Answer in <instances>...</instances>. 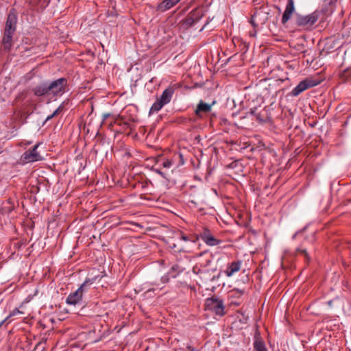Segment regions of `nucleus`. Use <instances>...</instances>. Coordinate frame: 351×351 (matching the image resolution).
I'll list each match as a JSON object with an SVG mask.
<instances>
[{
  "label": "nucleus",
  "mask_w": 351,
  "mask_h": 351,
  "mask_svg": "<svg viewBox=\"0 0 351 351\" xmlns=\"http://www.w3.org/2000/svg\"><path fill=\"white\" fill-rule=\"evenodd\" d=\"M204 14L202 8H196L189 13L186 18L182 20V25L184 27L189 28L197 23Z\"/></svg>",
  "instance_id": "20e7f679"
},
{
  "label": "nucleus",
  "mask_w": 351,
  "mask_h": 351,
  "mask_svg": "<svg viewBox=\"0 0 351 351\" xmlns=\"http://www.w3.org/2000/svg\"><path fill=\"white\" fill-rule=\"evenodd\" d=\"M295 11L293 0H288L285 10L282 15V23L285 24L291 18Z\"/></svg>",
  "instance_id": "4468645a"
},
{
  "label": "nucleus",
  "mask_w": 351,
  "mask_h": 351,
  "mask_svg": "<svg viewBox=\"0 0 351 351\" xmlns=\"http://www.w3.org/2000/svg\"><path fill=\"white\" fill-rule=\"evenodd\" d=\"M55 116H53V113L51 115H49L47 119H45V121L44 123H45L47 121L51 120L52 118H53Z\"/></svg>",
  "instance_id": "7c9ffc66"
},
{
  "label": "nucleus",
  "mask_w": 351,
  "mask_h": 351,
  "mask_svg": "<svg viewBox=\"0 0 351 351\" xmlns=\"http://www.w3.org/2000/svg\"><path fill=\"white\" fill-rule=\"evenodd\" d=\"M40 143L36 144L32 149L26 151L23 154V159L26 162H36L42 160V157L37 152Z\"/></svg>",
  "instance_id": "1a4fd4ad"
},
{
  "label": "nucleus",
  "mask_w": 351,
  "mask_h": 351,
  "mask_svg": "<svg viewBox=\"0 0 351 351\" xmlns=\"http://www.w3.org/2000/svg\"><path fill=\"white\" fill-rule=\"evenodd\" d=\"M351 77V71L350 69H344L339 75V78L341 82H348Z\"/></svg>",
  "instance_id": "412c9836"
},
{
  "label": "nucleus",
  "mask_w": 351,
  "mask_h": 351,
  "mask_svg": "<svg viewBox=\"0 0 351 351\" xmlns=\"http://www.w3.org/2000/svg\"><path fill=\"white\" fill-rule=\"evenodd\" d=\"M156 172L162 176H164V173L160 170H156Z\"/></svg>",
  "instance_id": "f704fd0d"
},
{
  "label": "nucleus",
  "mask_w": 351,
  "mask_h": 351,
  "mask_svg": "<svg viewBox=\"0 0 351 351\" xmlns=\"http://www.w3.org/2000/svg\"><path fill=\"white\" fill-rule=\"evenodd\" d=\"M317 84L315 80L306 79L301 81L291 91V95L296 97L298 96L303 91L309 88L313 87Z\"/></svg>",
  "instance_id": "6e6552de"
},
{
  "label": "nucleus",
  "mask_w": 351,
  "mask_h": 351,
  "mask_svg": "<svg viewBox=\"0 0 351 351\" xmlns=\"http://www.w3.org/2000/svg\"><path fill=\"white\" fill-rule=\"evenodd\" d=\"M170 274H169V273H167V274H165V276H162L161 278V281L162 283H167L169 282V278H170Z\"/></svg>",
  "instance_id": "c85d7f7f"
},
{
  "label": "nucleus",
  "mask_w": 351,
  "mask_h": 351,
  "mask_svg": "<svg viewBox=\"0 0 351 351\" xmlns=\"http://www.w3.org/2000/svg\"><path fill=\"white\" fill-rule=\"evenodd\" d=\"M25 245L26 242L23 239H16L12 241L10 250H11L12 254H14L16 251L19 250L22 246Z\"/></svg>",
  "instance_id": "f3484780"
},
{
  "label": "nucleus",
  "mask_w": 351,
  "mask_h": 351,
  "mask_svg": "<svg viewBox=\"0 0 351 351\" xmlns=\"http://www.w3.org/2000/svg\"><path fill=\"white\" fill-rule=\"evenodd\" d=\"M19 313H21V312L18 308H15L11 312L10 315L6 317L5 320L8 319L10 317L15 316Z\"/></svg>",
  "instance_id": "bb28decb"
},
{
  "label": "nucleus",
  "mask_w": 351,
  "mask_h": 351,
  "mask_svg": "<svg viewBox=\"0 0 351 351\" xmlns=\"http://www.w3.org/2000/svg\"><path fill=\"white\" fill-rule=\"evenodd\" d=\"M200 263H203V267L206 269V267L210 264L211 258H206L204 261H201Z\"/></svg>",
  "instance_id": "cd10ccee"
},
{
  "label": "nucleus",
  "mask_w": 351,
  "mask_h": 351,
  "mask_svg": "<svg viewBox=\"0 0 351 351\" xmlns=\"http://www.w3.org/2000/svg\"><path fill=\"white\" fill-rule=\"evenodd\" d=\"M207 24H208V23H206L205 25H204V27L201 29V30H202V29L204 28V27H206V25Z\"/></svg>",
  "instance_id": "e433bc0d"
},
{
  "label": "nucleus",
  "mask_w": 351,
  "mask_h": 351,
  "mask_svg": "<svg viewBox=\"0 0 351 351\" xmlns=\"http://www.w3.org/2000/svg\"><path fill=\"white\" fill-rule=\"evenodd\" d=\"M297 252L298 254H301L304 257L306 258V261L309 262L310 258L308 256V254L305 249H297Z\"/></svg>",
  "instance_id": "b1692460"
},
{
  "label": "nucleus",
  "mask_w": 351,
  "mask_h": 351,
  "mask_svg": "<svg viewBox=\"0 0 351 351\" xmlns=\"http://www.w3.org/2000/svg\"><path fill=\"white\" fill-rule=\"evenodd\" d=\"M32 91L34 95L37 97L50 95L49 82H45L36 85L33 88Z\"/></svg>",
  "instance_id": "f8f14e48"
},
{
  "label": "nucleus",
  "mask_w": 351,
  "mask_h": 351,
  "mask_svg": "<svg viewBox=\"0 0 351 351\" xmlns=\"http://www.w3.org/2000/svg\"><path fill=\"white\" fill-rule=\"evenodd\" d=\"M67 80L64 77H61L54 81L49 82L50 95H62L65 92Z\"/></svg>",
  "instance_id": "423d86ee"
},
{
  "label": "nucleus",
  "mask_w": 351,
  "mask_h": 351,
  "mask_svg": "<svg viewBox=\"0 0 351 351\" xmlns=\"http://www.w3.org/2000/svg\"><path fill=\"white\" fill-rule=\"evenodd\" d=\"M17 13L15 9L10 10L5 22L4 32L14 34L16 29Z\"/></svg>",
  "instance_id": "0eeeda50"
},
{
  "label": "nucleus",
  "mask_w": 351,
  "mask_h": 351,
  "mask_svg": "<svg viewBox=\"0 0 351 351\" xmlns=\"http://www.w3.org/2000/svg\"><path fill=\"white\" fill-rule=\"evenodd\" d=\"M324 2L326 5H331L333 3V1L332 0H324Z\"/></svg>",
  "instance_id": "2f4dec72"
},
{
  "label": "nucleus",
  "mask_w": 351,
  "mask_h": 351,
  "mask_svg": "<svg viewBox=\"0 0 351 351\" xmlns=\"http://www.w3.org/2000/svg\"><path fill=\"white\" fill-rule=\"evenodd\" d=\"M205 309L220 317L225 314L223 302L217 297H212L206 300Z\"/></svg>",
  "instance_id": "f03ea898"
},
{
  "label": "nucleus",
  "mask_w": 351,
  "mask_h": 351,
  "mask_svg": "<svg viewBox=\"0 0 351 351\" xmlns=\"http://www.w3.org/2000/svg\"><path fill=\"white\" fill-rule=\"evenodd\" d=\"M256 34V30L250 32V36H255Z\"/></svg>",
  "instance_id": "473e14b6"
},
{
  "label": "nucleus",
  "mask_w": 351,
  "mask_h": 351,
  "mask_svg": "<svg viewBox=\"0 0 351 351\" xmlns=\"http://www.w3.org/2000/svg\"><path fill=\"white\" fill-rule=\"evenodd\" d=\"M184 271V268L179 265L178 264H175L172 265L169 271L168 272L170 274L171 278H176L179 274L182 273Z\"/></svg>",
  "instance_id": "6ab92c4d"
},
{
  "label": "nucleus",
  "mask_w": 351,
  "mask_h": 351,
  "mask_svg": "<svg viewBox=\"0 0 351 351\" xmlns=\"http://www.w3.org/2000/svg\"><path fill=\"white\" fill-rule=\"evenodd\" d=\"M95 280V278L86 280L75 292L69 295L66 302L73 305L78 304L82 299L83 292L87 290L88 286L92 285Z\"/></svg>",
  "instance_id": "f257e3e1"
},
{
  "label": "nucleus",
  "mask_w": 351,
  "mask_h": 351,
  "mask_svg": "<svg viewBox=\"0 0 351 351\" xmlns=\"http://www.w3.org/2000/svg\"><path fill=\"white\" fill-rule=\"evenodd\" d=\"M64 109V106L63 104H61L53 112V116H57L58 114H59Z\"/></svg>",
  "instance_id": "a878e982"
},
{
  "label": "nucleus",
  "mask_w": 351,
  "mask_h": 351,
  "mask_svg": "<svg viewBox=\"0 0 351 351\" xmlns=\"http://www.w3.org/2000/svg\"><path fill=\"white\" fill-rule=\"evenodd\" d=\"M242 261H233L229 264H228L226 270L224 271V274L230 277L233 276L235 273L238 272L241 267Z\"/></svg>",
  "instance_id": "ddd939ff"
},
{
  "label": "nucleus",
  "mask_w": 351,
  "mask_h": 351,
  "mask_svg": "<svg viewBox=\"0 0 351 351\" xmlns=\"http://www.w3.org/2000/svg\"><path fill=\"white\" fill-rule=\"evenodd\" d=\"M45 341L44 342L40 341L38 342L34 348L36 351H44L45 350Z\"/></svg>",
  "instance_id": "393cba45"
},
{
  "label": "nucleus",
  "mask_w": 351,
  "mask_h": 351,
  "mask_svg": "<svg viewBox=\"0 0 351 351\" xmlns=\"http://www.w3.org/2000/svg\"><path fill=\"white\" fill-rule=\"evenodd\" d=\"M211 110V105L206 104L201 101L195 111V115L198 117H202V113H206L210 112Z\"/></svg>",
  "instance_id": "dca6fc26"
},
{
  "label": "nucleus",
  "mask_w": 351,
  "mask_h": 351,
  "mask_svg": "<svg viewBox=\"0 0 351 351\" xmlns=\"http://www.w3.org/2000/svg\"><path fill=\"white\" fill-rule=\"evenodd\" d=\"M206 270V269L203 267V263L199 262L193 267V272L195 274L204 273Z\"/></svg>",
  "instance_id": "4be33fe9"
},
{
  "label": "nucleus",
  "mask_w": 351,
  "mask_h": 351,
  "mask_svg": "<svg viewBox=\"0 0 351 351\" xmlns=\"http://www.w3.org/2000/svg\"><path fill=\"white\" fill-rule=\"evenodd\" d=\"M267 18L265 16V13L261 10H256L251 16L250 23L252 26L256 28L260 25L265 23Z\"/></svg>",
  "instance_id": "9b49d317"
},
{
  "label": "nucleus",
  "mask_w": 351,
  "mask_h": 351,
  "mask_svg": "<svg viewBox=\"0 0 351 351\" xmlns=\"http://www.w3.org/2000/svg\"><path fill=\"white\" fill-rule=\"evenodd\" d=\"M172 88H166L159 98H157L150 108V112H158L165 105L170 102L173 95Z\"/></svg>",
  "instance_id": "7ed1b4c3"
},
{
  "label": "nucleus",
  "mask_w": 351,
  "mask_h": 351,
  "mask_svg": "<svg viewBox=\"0 0 351 351\" xmlns=\"http://www.w3.org/2000/svg\"><path fill=\"white\" fill-rule=\"evenodd\" d=\"M250 113L256 117V120L262 122L263 119L261 118V114L257 112V108H254L253 109H250Z\"/></svg>",
  "instance_id": "5701e85b"
},
{
  "label": "nucleus",
  "mask_w": 351,
  "mask_h": 351,
  "mask_svg": "<svg viewBox=\"0 0 351 351\" xmlns=\"http://www.w3.org/2000/svg\"><path fill=\"white\" fill-rule=\"evenodd\" d=\"M254 351H267L265 343L260 338H256L254 342Z\"/></svg>",
  "instance_id": "aec40b11"
},
{
  "label": "nucleus",
  "mask_w": 351,
  "mask_h": 351,
  "mask_svg": "<svg viewBox=\"0 0 351 351\" xmlns=\"http://www.w3.org/2000/svg\"><path fill=\"white\" fill-rule=\"evenodd\" d=\"M199 237L202 241L210 246H215L221 243L220 240L217 239L210 232V230L204 228L199 232Z\"/></svg>",
  "instance_id": "9d476101"
},
{
  "label": "nucleus",
  "mask_w": 351,
  "mask_h": 351,
  "mask_svg": "<svg viewBox=\"0 0 351 351\" xmlns=\"http://www.w3.org/2000/svg\"><path fill=\"white\" fill-rule=\"evenodd\" d=\"M172 165V162L169 160H166L163 162L162 166L165 168H169Z\"/></svg>",
  "instance_id": "c756f323"
},
{
  "label": "nucleus",
  "mask_w": 351,
  "mask_h": 351,
  "mask_svg": "<svg viewBox=\"0 0 351 351\" xmlns=\"http://www.w3.org/2000/svg\"><path fill=\"white\" fill-rule=\"evenodd\" d=\"M1 325V324H0V326Z\"/></svg>",
  "instance_id": "4c0bfd02"
},
{
  "label": "nucleus",
  "mask_w": 351,
  "mask_h": 351,
  "mask_svg": "<svg viewBox=\"0 0 351 351\" xmlns=\"http://www.w3.org/2000/svg\"><path fill=\"white\" fill-rule=\"evenodd\" d=\"M319 12L317 10L306 16L298 14L296 16L295 23L298 26L308 28L316 23L319 19Z\"/></svg>",
  "instance_id": "39448f33"
},
{
  "label": "nucleus",
  "mask_w": 351,
  "mask_h": 351,
  "mask_svg": "<svg viewBox=\"0 0 351 351\" xmlns=\"http://www.w3.org/2000/svg\"><path fill=\"white\" fill-rule=\"evenodd\" d=\"M206 254V252L200 253V254H199V256H202V255H203V254Z\"/></svg>",
  "instance_id": "c9c22d12"
},
{
  "label": "nucleus",
  "mask_w": 351,
  "mask_h": 351,
  "mask_svg": "<svg viewBox=\"0 0 351 351\" xmlns=\"http://www.w3.org/2000/svg\"><path fill=\"white\" fill-rule=\"evenodd\" d=\"M14 34L4 32L3 37L2 39V48L3 50L8 52L12 47V37Z\"/></svg>",
  "instance_id": "2eb2a0df"
},
{
  "label": "nucleus",
  "mask_w": 351,
  "mask_h": 351,
  "mask_svg": "<svg viewBox=\"0 0 351 351\" xmlns=\"http://www.w3.org/2000/svg\"><path fill=\"white\" fill-rule=\"evenodd\" d=\"M182 239H183L185 241L189 240L188 237L186 236H184V235L182 236Z\"/></svg>",
  "instance_id": "72a5a7b5"
},
{
  "label": "nucleus",
  "mask_w": 351,
  "mask_h": 351,
  "mask_svg": "<svg viewBox=\"0 0 351 351\" xmlns=\"http://www.w3.org/2000/svg\"><path fill=\"white\" fill-rule=\"evenodd\" d=\"M180 1L181 0H163V1L158 5V8L161 11H166L173 7Z\"/></svg>",
  "instance_id": "a211bd4d"
}]
</instances>
